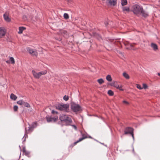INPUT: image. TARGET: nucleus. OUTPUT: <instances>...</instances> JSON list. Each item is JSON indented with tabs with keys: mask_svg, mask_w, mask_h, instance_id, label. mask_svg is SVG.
I'll return each instance as SVG.
<instances>
[{
	"mask_svg": "<svg viewBox=\"0 0 160 160\" xmlns=\"http://www.w3.org/2000/svg\"><path fill=\"white\" fill-rule=\"evenodd\" d=\"M142 9V6L137 4L133 5L132 7L131 11L134 14L138 16L141 14V10Z\"/></svg>",
	"mask_w": 160,
	"mask_h": 160,
	"instance_id": "f257e3e1",
	"label": "nucleus"
},
{
	"mask_svg": "<svg viewBox=\"0 0 160 160\" xmlns=\"http://www.w3.org/2000/svg\"><path fill=\"white\" fill-rule=\"evenodd\" d=\"M59 119L61 122L65 123L66 125H70V123L72 122V120L70 117L68 115L64 114L60 115Z\"/></svg>",
	"mask_w": 160,
	"mask_h": 160,
	"instance_id": "f03ea898",
	"label": "nucleus"
},
{
	"mask_svg": "<svg viewBox=\"0 0 160 160\" xmlns=\"http://www.w3.org/2000/svg\"><path fill=\"white\" fill-rule=\"evenodd\" d=\"M28 124L29 125L28 129V130H26V128H25V135L23 138L25 137V138L23 140L22 142H24L26 140V138H27L28 135L27 134L28 132H32L33 131V128H36L37 126V123L36 122H33L31 126L28 123Z\"/></svg>",
	"mask_w": 160,
	"mask_h": 160,
	"instance_id": "7ed1b4c3",
	"label": "nucleus"
},
{
	"mask_svg": "<svg viewBox=\"0 0 160 160\" xmlns=\"http://www.w3.org/2000/svg\"><path fill=\"white\" fill-rule=\"evenodd\" d=\"M56 108L60 111L68 112L69 110V105L66 104H59L56 106Z\"/></svg>",
	"mask_w": 160,
	"mask_h": 160,
	"instance_id": "20e7f679",
	"label": "nucleus"
},
{
	"mask_svg": "<svg viewBox=\"0 0 160 160\" xmlns=\"http://www.w3.org/2000/svg\"><path fill=\"white\" fill-rule=\"evenodd\" d=\"M71 107L72 110L74 112H78L81 110V106L79 104L74 102L71 103Z\"/></svg>",
	"mask_w": 160,
	"mask_h": 160,
	"instance_id": "39448f33",
	"label": "nucleus"
},
{
	"mask_svg": "<svg viewBox=\"0 0 160 160\" xmlns=\"http://www.w3.org/2000/svg\"><path fill=\"white\" fill-rule=\"evenodd\" d=\"M133 129L130 127H127L124 130V134L126 135L128 134H130L133 140H134V133H133Z\"/></svg>",
	"mask_w": 160,
	"mask_h": 160,
	"instance_id": "423d86ee",
	"label": "nucleus"
},
{
	"mask_svg": "<svg viewBox=\"0 0 160 160\" xmlns=\"http://www.w3.org/2000/svg\"><path fill=\"white\" fill-rule=\"evenodd\" d=\"M32 72L35 78H39L42 75H44L46 74L47 71L45 70L37 73L34 70H32Z\"/></svg>",
	"mask_w": 160,
	"mask_h": 160,
	"instance_id": "0eeeda50",
	"label": "nucleus"
},
{
	"mask_svg": "<svg viewBox=\"0 0 160 160\" xmlns=\"http://www.w3.org/2000/svg\"><path fill=\"white\" fill-rule=\"evenodd\" d=\"M46 118L48 122H56L58 120V118L57 116L52 117L48 116L46 117Z\"/></svg>",
	"mask_w": 160,
	"mask_h": 160,
	"instance_id": "6e6552de",
	"label": "nucleus"
},
{
	"mask_svg": "<svg viewBox=\"0 0 160 160\" xmlns=\"http://www.w3.org/2000/svg\"><path fill=\"white\" fill-rule=\"evenodd\" d=\"M27 50L28 51L29 53L32 55L37 56L38 53L36 50L31 49L29 47L27 48Z\"/></svg>",
	"mask_w": 160,
	"mask_h": 160,
	"instance_id": "1a4fd4ad",
	"label": "nucleus"
},
{
	"mask_svg": "<svg viewBox=\"0 0 160 160\" xmlns=\"http://www.w3.org/2000/svg\"><path fill=\"white\" fill-rule=\"evenodd\" d=\"M121 8L122 12L125 14L128 13L131 11L129 7L122 6Z\"/></svg>",
	"mask_w": 160,
	"mask_h": 160,
	"instance_id": "9d476101",
	"label": "nucleus"
},
{
	"mask_svg": "<svg viewBox=\"0 0 160 160\" xmlns=\"http://www.w3.org/2000/svg\"><path fill=\"white\" fill-rule=\"evenodd\" d=\"M6 33V30L3 27H0V38L4 36Z\"/></svg>",
	"mask_w": 160,
	"mask_h": 160,
	"instance_id": "9b49d317",
	"label": "nucleus"
},
{
	"mask_svg": "<svg viewBox=\"0 0 160 160\" xmlns=\"http://www.w3.org/2000/svg\"><path fill=\"white\" fill-rule=\"evenodd\" d=\"M111 86H114L121 91L123 90V89L122 88V87L121 86H120L119 85L117 84L116 82H112L111 84Z\"/></svg>",
	"mask_w": 160,
	"mask_h": 160,
	"instance_id": "f8f14e48",
	"label": "nucleus"
},
{
	"mask_svg": "<svg viewBox=\"0 0 160 160\" xmlns=\"http://www.w3.org/2000/svg\"><path fill=\"white\" fill-rule=\"evenodd\" d=\"M82 137L79 138V139L77 141L75 142L74 143V145L76 144L78 142H79L81 141L82 140L84 139L87 138V136L84 134H82Z\"/></svg>",
	"mask_w": 160,
	"mask_h": 160,
	"instance_id": "ddd939ff",
	"label": "nucleus"
},
{
	"mask_svg": "<svg viewBox=\"0 0 160 160\" xmlns=\"http://www.w3.org/2000/svg\"><path fill=\"white\" fill-rule=\"evenodd\" d=\"M141 14H142V16L145 18H146L148 16V13L143 10V8L141 10Z\"/></svg>",
	"mask_w": 160,
	"mask_h": 160,
	"instance_id": "4468645a",
	"label": "nucleus"
},
{
	"mask_svg": "<svg viewBox=\"0 0 160 160\" xmlns=\"http://www.w3.org/2000/svg\"><path fill=\"white\" fill-rule=\"evenodd\" d=\"M151 47L154 51H156L158 49V47L156 44L152 43L151 45Z\"/></svg>",
	"mask_w": 160,
	"mask_h": 160,
	"instance_id": "2eb2a0df",
	"label": "nucleus"
},
{
	"mask_svg": "<svg viewBox=\"0 0 160 160\" xmlns=\"http://www.w3.org/2000/svg\"><path fill=\"white\" fill-rule=\"evenodd\" d=\"M109 3L111 5L115 6L117 0H108Z\"/></svg>",
	"mask_w": 160,
	"mask_h": 160,
	"instance_id": "dca6fc26",
	"label": "nucleus"
},
{
	"mask_svg": "<svg viewBox=\"0 0 160 160\" xmlns=\"http://www.w3.org/2000/svg\"><path fill=\"white\" fill-rule=\"evenodd\" d=\"M10 98L13 101H15L17 98V96L13 93L11 94Z\"/></svg>",
	"mask_w": 160,
	"mask_h": 160,
	"instance_id": "f3484780",
	"label": "nucleus"
},
{
	"mask_svg": "<svg viewBox=\"0 0 160 160\" xmlns=\"http://www.w3.org/2000/svg\"><path fill=\"white\" fill-rule=\"evenodd\" d=\"M25 29V28L24 27H20L19 29V31L18 32V33L21 34L22 33L23 31Z\"/></svg>",
	"mask_w": 160,
	"mask_h": 160,
	"instance_id": "a211bd4d",
	"label": "nucleus"
},
{
	"mask_svg": "<svg viewBox=\"0 0 160 160\" xmlns=\"http://www.w3.org/2000/svg\"><path fill=\"white\" fill-rule=\"evenodd\" d=\"M128 3L127 0H122L121 1V5L122 6L126 5Z\"/></svg>",
	"mask_w": 160,
	"mask_h": 160,
	"instance_id": "6ab92c4d",
	"label": "nucleus"
},
{
	"mask_svg": "<svg viewBox=\"0 0 160 160\" xmlns=\"http://www.w3.org/2000/svg\"><path fill=\"white\" fill-rule=\"evenodd\" d=\"M106 79L109 82H111L112 80V78L110 75H108L106 76Z\"/></svg>",
	"mask_w": 160,
	"mask_h": 160,
	"instance_id": "aec40b11",
	"label": "nucleus"
},
{
	"mask_svg": "<svg viewBox=\"0 0 160 160\" xmlns=\"http://www.w3.org/2000/svg\"><path fill=\"white\" fill-rule=\"evenodd\" d=\"M123 75L127 79H129L130 78L129 75L126 72L123 73Z\"/></svg>",
	"mask_w": 160,
	"mask_h": 160,
	"instance_id": "412c9836",
	"label": "nucleus"
},
{
	"mask_svg": "<svg viewBox=\"0 0 160 160\" xmlns=\"http://www.w3.org/2000/svg\"><path fill=\"white\" fill-rule=\"evenodd\" d=\"M3 17L4 19L7 21L9 22L10 21V19L8 16L5 15V14H4L3 15Z\"/></svg>",
	"mask_w": 160,
	"mask_h": 160,
	"instance_id": "4be33fe9",
	"label": "nucleus"
},
{
	"mask_svg": "<svg viewBox=\"0 0 160 160\" xmlns=\"http://www.w3.org/2000/svg\"><path fill=\"white\" fill-rule=\"evenodd\" d=\"M23 105H24L25 107L27 108H30V105L27 102H24L23 103Z\"/></svg>",
	"mask_w": 160,
	"mask_h": 160,
	"instance_id": "5701e85b",
	"label": "nucleus"
},
{
	"mask_svg": "<svg viewBox=\"0 0 160 160\" xmlns=\"http://www.w3.org/2000/svg\"><path fill=\"white\" fill-rule=\"evenodd\" d=\"M108 93L109 95L110 96H113L114 94L113 92L111 90H109L108 91Z\"/></svg>",
	"mask_w": 160,
	"mask_h": 160,
	"instance_id": "b1692460",
	"label": "nucleus"
},
{
	"mask_svg": "<svg viewBox=\"0 0 160 160\" xmlns=\"http://www.w3.org/2000/svg\"><path fill=\"white\" fill-rule=\"evenodd\" d=\"M133 46L130 43H128V47H127V49H132Z\"/></svg>",
	"mask_w": 160,
	"mask_h": 160,
	"instance_id": "393cba45",
	"label": "nucleus"
},
{
	"mask_svg": "<svg viewBox=\"0 0 160 160\" xmlns=\"http://www.w3.org/2000/svg\"><path fill=\"white\" fill-rule=\"evenodd\" d=\"M24 101L22 100H20L18 101L17 102V103L18 104L20 105H22L23 104V103L24 102Z\"/></svg>",
	"mask_w": 160,
	"mask_h": 160,
	"instance_id": "a878e982",
	"label": "nucleus"
},
{
	"mask_svg": "<svg viewBox=\"0 0 160 160\" xmlns=\"http://www.w3.org/2000/svg\"><path fill=\"white\" fill-rule=\"evenodd\" d=\"M98 82L101 84L104 82V80L102 78H100L97 80Z\"/></svg>",
	"mask_w": 160,
	"mask_h": 160,
	"instance_id": "bb28decb",
	"label": "nucleus"
},
{
	"mask_svg": "<svg viewBox=\"0 0 160 160\" xmlns=\"http://www.w3.org/2000/svg\"><path fill=\"white\" fill-rule=\"evenodd\" d=\"M63 17L65 19H67L69 18V16L67 13H64L63 15Z\"/></svg>",
	"mask_w": 160,
	"mask_h": 160,
	"instance_id": "cd10ccee",
	"label": "nucleus"
},
{
	"mask_svg": "<svg viewBox=\"0 0 160 160\" xmlns=\"http://www.w3.org/2000/svg\"><path fill=\"white\" fill-rule=\"evenodd\" d=\"M9 60L10 61L12 64H14L15 63L14 59L13 57H11L10 58Z\"/></svg>",
	"mask_w": 160,
	"mask_h": 160,
	"instance_id": "c85d7f7f",
	"label": "nucleus"
},
{
	"mask_svg": "<svg viewBox=\"0 0 160 160\" xmlns=\"http://www.w3.org/2000/svg\"><path fill=\"white\" fill-rule=\"evenodd\" d=\"M63 99L65 101H67L68 99V96L65 95L63 97Z\"/></svg>",
	"mask_w": 160,
	"mask_h": 160,
	"instance_id": "c756f323",
	"label": "nucleus"
},
{
	"mask_svg": "<svg viewBox=\"0 0 160 160\" xmlns=\"http://www.w3.org/2000/svg\"><path fill=\"white\" fill-rule=\"evenodd\" d=\"M18 109V107L17 105H15L13 107V109L14 111L16 112L17 111Z\"/></svg>",
	"mask_w": 160,
	"mask_h": 160,
	"instance_id": "7c9ffc66",
	"label": "nucleus"
},
{
	"mask_svg": "<svg viewBox=\"0 0 160 160\" xmlns=\"http://www.w3.org/2000/svg\"><path fill=\"white\" fill-rule=\"evenodd\" d=\"M137 87L140 90H141L142 89V88L139 84L137 85Z\"/></svg>",
	"mask_w": 160,
	"mask_h": 160,
	"instance_id": "2f4dec72",
	"label": "nucleus"
},
{
	"mask_svg": "<svg viewBox=\"0 0 160 160\" xmlns=\"http://www.w3.org/2000/svg\"><path fill=\"white\" fill-rule=\"evenodd\" d=\"M148 87L147 85L146 84H143V88H144V89H145L147 88Z\"/></svg>",
	"mask_w": 160,
	"mask_h": 160,
	"instance_id": "473e14b6",
	"label": "nucleus"
},
{
	"mask_svg": "<svg viewBox=\"0 0 160 160\" xmlns=\"http://www.w3.org/2000/svg\"><path fill=\"white\" fill-rule=\"evenodd\" d=\"M26 148L25 147V146H22V152H25L26 151Z\"/></svg>",
	"mask_w": 160,
	"mask_h": 160,
	"instance_id": "72a5a7b5",
	"label": "nucleus"
},
{
	"mask_svg": "<svg viewBox=\"0 0 160 160\" xmlns=\"http://www.w3.org/2000/svg\"><path fill=\"white\" fill-rule=\"evenodd\" d=\"M61 32L62 33H63L64 34H66L67 33V32L66 31L64 30H62Z\"/></svg>",
	"mask_w": 160,
	"mask_h": 160,
	"instance_id": "f704fd0d",
	"label": "nucleus"
},
{
	"mask_svg": "<svg viewBox=\"0 0 160 160\" xmlns=\"http://www.w3.org/2000/svg\"><path fill=\"white\" fill-rule=\"evenodd\" d=\"M24 153H25L26 156L28 155L30 153V152H29L26 151L25 152H24Z\"/></svg>",
	"mask_w": 160,
	"mask_h": 160,
	"instance_id": "c9c22d12",
	"label": "nucleus"
},
{
	"mask_svg": "<svg viewBox=\"0 0 160 160\" xmlns=\"http://www.w3.org/2000/svg\"><path fill=\"white\" fill-rule=\"evenodd\" d=\"M123 102L125 104H129V103L127 101H125V100H124L123 101Z\"/></svg>",
	"mask_w": 160,
	"mask_h": 160,
	"instance_id": "e433bc0d",
	"label": "nucleus"
},
{
	"mask_svg": "<svg viewBox=\"0 0 160 160\" xmlns=\"http://www.w3.org/2000/svg\"><path fill=\"white\" fill-rule=\"evenodd\" d=\"M58 113V112H57L56 111H54V110H52V114H54V113H56L57 114V113Z\"/></svg>",
	"mask_w": 160,
	"mask_h": 160,
	"instance_id": "4c0bfd02",
	"label": "nucleus"
},
{
	"mask_svg": "<svg viewBox=\"0 0 160 160\" xmlns=\"http://www.w3.org/2000/svg\"><path fill=\"white\" fill-rule=\"evenodd\" d=\"M104 24L106 26H107L108 24V23L107 21H106L104 22Z\"/></svg>",
	"mask_w": 160,
	"mask_h": 160,
	"instance_id": "58836bf2",
	"label": "nucleus"
},
{
	"mask_svg": "<svg viewBox=\"0 0 160 160\" xmlns=\"http://www.w3.org/2000/svg\"><path fill=\"white\" fill-rule=\"evenodd\" d=\"M73 127V128L75 129H77V127H76V126L75 125H72Z\"/></svg>",
	"mask_w": 160,
	"mask_h": 160,
	"instance_id": "ea45409f",
	"label": "nucleus"
},
{
	"mask_svg": "<svg viewBox=\"0 0 160 160\" xmlns=\"http://www.w3.org/2000/svg\"><path fill=\"white\" fill-rule=\"evenodd\" d=\"M56 39L59 41H61V38H56Z\"/></svg>",
	"mask_w": 160,
	"mask_h": 160,
	"instance_id": "a19ab883",
	"label": "nucleus"
},
{
	"mask_svg": "<svg viewBox=\"0 0 160 160\" xmlns=\"http://www.w3.org/2000/svg\"><path fill=\"white\" fill-rule=\"evenodd\" d=\"M158 75L159 76H160V72H159L158 73Z\"/></svg>",
	"mask_w": 160,
	"mask_h": 160,
	"instance_id": "79ce46f5",
	"label": "nucleus"
},
{
	"mask_svg": "<svg viewBox=\"0 0 160 160\" xmlns=\"http://www.w3.org/2000/svg\"><path fill=\"white\" fill-rule=\"evenodd\" d=\"M19 148H20V151H21V146H20V145L19 146Z\"/></svg>",
	"mask_w": 160,
	"mask_h": 160,
	"instance_id": "37998d69",
	"label": "nucleus"
},
{
	"mask_svg": "<svg viewBox=\"0 0 160 160\" xmlns=\"http://www.w3.org/2000/svg\"><path fill=\"white\" fill-rule=\"evenodd\" d=\"M132 151H133V152L134 153V148H133V147Z\"/></svg>",
	"mask_w": 160,
	"mask_h": 160,
	"instance_id": "c03bdc74",
	"label": "nucleus"
},
{
	"mask_svg": "<svg viewBox=\"0 0 160 160\" xmlns=\"http://www.w3.org/2000/svg\"><path fill=\"white\" fill-rule=\"evenodd\" d=\"M89 138H92V137H91V136H89Z\"/></svg>",
	"mask_w": 160,
	"mask_h": 160,
	"instance_id": "a18cd8bd",
	"label": "nucleus"
},
{
	"mask_svg": "<svg viewBox=\"0 0 160 160\" xmlns=\"http://www.w3.org/2000/svg\"><path fill=\"white\" fill-rule=\"evenodd\" d=\"M102 144H103V143H101Z\"/></svg>",
	"mask_w": 160,
	"mask_h": 160,
	"instance_id": "49530a36",
	"label": "nucleus"
},
{
	"mask_svg": "<svg viewBox=\"0 0 160 160\" xmlns=\"http://www.w3.org/2000/svg\"><path fill=\"white\" fill-rule=\"evenodd\" d=\"M22 160H23V159H22Z\"/></svg>",
	"mask_w": 160,
	"mask_h": 160,
	"instance_id": "de8ad7c7",
	"label": "nucleus"
}]
</instances>
